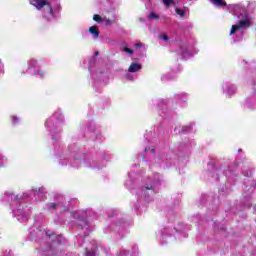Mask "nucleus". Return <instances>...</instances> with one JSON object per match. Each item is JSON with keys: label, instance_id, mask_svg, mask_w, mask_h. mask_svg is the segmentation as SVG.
<instances>
[{"label": "nucleus", "instance_id": "obj_29", "mask_svg": "<svg viewBox=\"0 0 256 256\" xmlns=\"http://www.w3.org/2000/svg\"><path fill=\"white\" fill-rule=\"evenodd\" d=\"M126 77L127 79H130V81H133V78L131 77V75L127 74Z\"/></svg>", "mask_w": 256, "mask_h": 256}, {"label": "nucleus", "instance_id": "obj_12", "mask_svg": "<svg viewBox=\"0 0 256 256\" xmlns=\"http://www.w3.org/2000/svg\"><path fill=\"white\" fill-rule=\"evenodd\" d=\"M230 11H234V15H237L238 11H241V5L239 4H232L229 6Z\"/></svg>", "mask_w": 256, "mask_h": 256}, {"label": "nucleus", "instance_id": "obj_4", "mask_svg": "<svg viewBox=\"0 0 256 256\" xmlns=\"http://www.w3.org/2000/svg\"><path fill=\"white\" fill-rule=\"evenodd\" d=\"M251 25V20L249 17H246L243 20H240L237 24L232 25L231 30H230V35H235L237 31H240V33H243L244 29H247V27H250Z\"/></svg>", "mask_w": 256, "mask_h": 256}, {"label": "nucleus", "instance_id": "obj_13", "mask_svg": "<svg viewBox=\"0 0 256 256\" xmlns=\"http://www.w3.org/2000/svg\"><path fill=\"white\" fill-rule=\"evenodd\" d=\"M35 67H39V62L35 58L30 59L28 69H35Z\"/></svg>", "mask_w": 256, "mask_h": 256}, {"label": "nucleus", "instance_id": "obj_3", "mask_svg": "<svg viewBox=\"0 0 256 256\" xmlns=\"http://www.w3.org/2000/svg\"><path fill=\"white\" fill-rule=\"evenodd\" d=\"M31 5L36 7L38 11H42L44 13V17H55V13L53 12V7L51 6V3L47 0H30Z\"/></svg>", "mask_w": 256, "mask_h": 256}, {"label": "nucleus", "instance_id": "obj_24", "mask_svg": "<svg viewBox=\"0 0 256 256\" xmlns=\"http://www.w3.org/2000/svg\"><path fill=\"white\" fill-rule=\"evenodd\" d=\"M12 121H13L14 125H17V123H19V118H17V116H13Z\"/></svg>", "mask_w": 256, "mask_h": 256}, {"label": "nucleus", "instance_id": "obj_26", "mask_svg": "<svg viewBox=\"0 0 256 256\" xmlns=\"http://www.w3.org/2000/svg\"><path fill=\"white\" fill-rule=\"evenodd\" d=\"M161 39H162L163 41H169V36L163 34V35L161 36Z\"/></svg>", "mask_w": 256, "mask_h": 256}, {"label": "nucleus", "instance_id": "obj_28", "mask_svg": "<svg viewBox=\"0 0 256 256\" xmlns=\"http://www.w3.org/2000/svg\"><path fill=\"white\" fill-rule=\"evenodd\" d=\"M0 167H3V156L0 155Z\"/></svg>", "mask_w": 256, "mask_h": 256}, {"label": "nucleus", "instance_id": "obj_16", "mask_svg": "<svg viewBox=\"0 0 256 256\" xmlns=\"http://www.w3.org/2000/svg\"><path fill=\"white\" fill-rule=\"evenodd\" d=\"M59 207H61V204H57V203H48L47 204L48 209H59Z\"/></svg>", "mask_w": 256, "mask_h": 256}, {"label": "nucleus", "instance_id": "obj_32", "mask_svg": "<svg viewBox=\"0 0 256 256\" xmlns=\"http://www.w3.org/2000/svg\"><path fill=\"white\" fill-rule=\"evenodd\" d=\"M95 55H99V52H96Z\"/></svg>", "mask_w": 256, "mask_h": 256}, {"label": "nucleus", "instance_id": "obj_23", "mask_svg": "<svg viewBox=\"0 0 256 256\" xmlns=\"http://www.w3.org/2000/svg\"><path fill=\"white\" fill-rule=\"evenodd\" d=\"M103 21H105L106 25H113V23H114L113 20H109V19H106V18H103Z\"/></svg>", "mask_w": 256, "mask_h": 256}, {"label": "nucleus", "instance_id": "obj_8", "mask_svg": "<svg viewBox=\"0 0 256 256\" xmlns=\"http://www.w3.org/2000/svg\"><path fill=\"white\" fill-rule=\"evenodd\" d=\"M129 73H137V71H141V64L133 62L128 68Z\"/></svg>", "mask_w": 256, "mask_h": 256}, {"label": "nucleus", "instance_id": "obj_33", "mask_svg": "<svg viewBox=\"0 0 256 256\" xmlns=\"http://www.w3.org/2000/svg\"><path fill=\"white\" fill-rule=\"evenodd\" d=\"M254 211L256 212V206H254Z\"/></svg>", "mask_w": 256, "mask_h": 256}, {"label": "nucleus", "instance_id": "obj_34", "mask_svg": "<svg viewBox=\"0 0 256 256\" xmlns=\"http://www.w3.org/2000/svg\"><path fill=\"white\" fill-rule=\"evenodd\" d=\"M46 236H48V237H49V234H48V233H46Z\"/></svg>", "mask_w": 256, "mask_h": 256}, {"label": "nucleus", "instance_id": "obj_30", "mask_svg": "<svg viewBox=\"0 0 256 256\" xmlns=\"http://www.w3.org/2000/svg\"><path fill=\"white\" fill-rule=\"evenodd\" d=\"M246 177H251V174L243 172Z\"/></svg>", "mask_w": 256, "mask_h": 256}, {"label": "nucleus", "instance_id": "obj_1", "mask_svg": "<svg viewBox=\"0 0 256 256\" xmlns=\"http://www.w3.org/2000/svg\"><path fill=\"white\" fill-rule=\"evenodd\" d=\"M6 201H11V207L13 209V215L17 217V220L20 223H25V221H29V217H31V210L28 207L23 208L21 206L18 195H15L13 192H7L4 196Z\"/></svg>", "mask_w": 256, "mask_h": 256}, {"label": "nucleus", "instance_id": "obj_15", "mask_svg": "<svg viewBox=\"0 0 256 256\" xmlns=\"http://www.w3.org/2000/svg\"><path fill=\"white\" fill-rule=\"evenodd\" d=\"M34 75H36L37 77H40V79H43V77H45L46 73L43 70H37L34 72Z\"/></svg>", "mask_w": 256, "mask_h": 256}, {"label": "nucleus", "instance_id": "obj_21", "mask_svg": "<svg viewBox=\"0 0 256 256\" xmlns=\"http://www.w3.org/2000/svg\"><path fill=\"white\" fill-rule=\"evenodd\" d=\"M93 20L96 21V23H101V21H103V18H101L99 15L95 14L93 16Z\"/></svg>", "mask_w": 256, "mask_h": 256}, {"label": "nucleus", "instance_id": "obj_35", "mask_svg": "<svg viewBox=\"0 0 256 256\" xmlns=\"http://www.w3.org/2000/svg\"><path fill=\"white\" fill-rule=\"evenodd\" d=\"M46 236H48V237H49V234H48V233H46Z\"/></svg>", "mask_w": 256, "mask_h": 256}, {"label": "nucleus", "instance_id": "obj_5", "mask_svg": "<svg viewBox=\"0 0 256 256\" xmlns=\"http://www.w3.org/2000/svg\"><path fill=\"white\" fill-rule=\"evenodd\" d=\"M144 159L157 160V151L154 147H146L143 152Z\"/></svg>", "mask_w": 256, "mask_h": 256}, {"label": "nucleus", "instance_id": "obj_20", "mask_svg": "<svg viewBox=\"0 0 256 256\" xmlns=\"http://www.w3.org/2000/svg\"><path fill=\"white\" fill-rule=\"evenodd\" d=\"M148 18H149V19H159V15H157L155 12H151V13L148 15Z\"/></svg>", "mask_w": 256, "mask_h": 256}, {"label": "nucleus", "instance_id": "obj_7", "mask_svg": "<svg viewBox=\"0 0 256 256\" xmlns=\"http://www.w3.org/2000/svg\"><path fill=\"white\" fill-rule=\"evenodd\" d=\"M224 90H225V94L228 97H231V95H235V93L237 92V86H235V85H225Z\"/></svg>", "mask_w": 256, "mask_h": 256}, {"label": "nucleus", "instance_id": "obj_31", "mask_svg": "<svg viewBox=\"0 0 256 256\" xmlns=\"http://www.w3.org/2000/svg\"><path fill=\"white\" fill-rule=\"evenodd\" d=\"M253 187H256V180L252 183Z\"/></svg>", "mask_w": 256, "mask_h": 256}, {"label": "nucleus", "instance_id": "obj_11", "mask_svg": "<svg viewBox=\"0 0 256 256\" xmlns=\"http://www.w3.org/2000/svg\"><path fill=\"white\" fill-rule=\"evenodd\" d=\"M212 5H214L215 7H225V5H227V3L223 0H210Z\"/></svg>", "mask_w": 256, "mask_h": 256}, {"label": "nucleus", "instance_id": "obj_19", "mask_svg": "<svg viewBox=\"0 0 256 256\" xmlns=\"http://www.w3.org/2000/svg\"><path fill=\"white\" fill-rule=\"evenodd\" d=\"M124 53H128V55H133V53H135V51H133V49L125 46L123 49Z\"/></svg>", "mask_w": 256, "mask_h": 256}, {"label": "nucleus", "instance_id": "obj_9", "mask_svg": "<svg viewBox=\"0 0 256 256\" xmlns=\"http://www.w3.org/2000/svg\"><path fill=\"white\" fill-rule=\"evenodd\" d=\"M34 195L36 197H40V199H45L46 198V192H45V188L41 187V188H38V189H35L34 190Z\"/></svg>", "mask_w": 256, "mask_h": 256}, {"label": "nucleus", "instance_id": "obj_27", "mask_svg": "<svg viewBox=\"0 0 256 256\" xmlns=\"http://www.w3.org/2000/svg\"><path fill=\"white\" fill-rule=\"evenodd\" d=\"M134 47L139 48V47H144V45H143V43L138 42V43L134 44Z\"/></svg>", "mask_w": 256, "mask_h": 256}, {"label": "nucleus", "instance_id": "obj_6", "mask_svg": "<svg viewBox=\"0 0 256 256\" xmlns=\"http://www.w3.org/2000/svg\"><path fill=\"white\" fill-rule=\"evenodd\" d=\"M138 195L140 197H144L145 199H147V197H151V195H153V186H145L138 192Z\"/></svg>", "mask_w": 256, "mask_h": 256}, {"label": "nucleus", "instance_id": "obj_14", "mask_svg": "<svg viewBox=\"0 0 256 256\" xmlns=\"http://www.w3.org/2000/svg\"><path fill=\"white\" fill-rule=\"evenodd\" d=\"M165 7H171V5H175V0H162Z\"/></svg>", "mask_w": 256, "mask_h": 256}, {"label": "nucleus", "instance_id": "obj_10", "mask_svg": "<svg viewBox=\"0 0 256 256\" xmlns=\"http://www.w3.org/2000/svg\"><path fill=\"white\" fill-rule=\"evenodd\" d=\"M89 33L93 36V39H99V28L97 26L90 27Z\"/></svg>", "mask_w": 256, "mask_h": 256}, {"label": "nucleus", "instance_id": "obj_2", "mask_svg": "<svg viewBox=\"0 0 256 256\" xmlns=\"http://www.w3.org/2000/svg\"><path fill=\"white\" fill-rule=\"evenodd\" d=\"M45 127L51 133L53 141H59L61 139L60 133L63 131V115L61 112H56L47 119Z\"/></svg>", "mask_w": 256, "mask_h": 256}, {"label": "nucleus", "instance_id": "obj_25", "mask_svg": "<svg viewBox=\"0 0 256 256\" xmlns=\"http://www.w3.org/2000/svg\"><path fill=\"white\" fill-rule=\"evenodd\" d=\"M86 256H95V252L94 251H86Z\"/></svg>", "mask_w": 256, "mask_h": 256}, {"label": "nucleus", "instance_id": "obj_22", "mask_svg": "<svg viewBox=\"0 0 256 256\" xmlns=\"http://www.w3.org/2000/svg\"><path fill=\"white\" fill-rule=\"evenodd\" d=\"M182 57H188L189 51L186 48H181Z\"/></svg>", "mask_w": 256, "mask_h": 256}, {"label": "nucleus", "instance_id": "obj_18", "mask_svg": "<svg viewBox=\"0 0 256 256\" xmlns=\"http://www.w3.org/2000/svg\"><path fill=\"white\" fill-rule=\"evenodd\" d=\"M175 11L176 14L179 15V17H185V10L176 8Z\"/></svg>", "mask_w": 256, "mask_h": 256}, {"label": "nucleus", "instance_id": "obj_17", "mask_svg": "<svg viewBox=\"0 0 256 256\" xmlns=\"http://www.w3.org/2000/svg\"><path fill=\"white\" fill-rule=\"evenodd\" d=\"M88 167H90L91 169H101V167L97 165V162H95V160H92V162L90 163V165H88Z\"/></svg>", "mask_w": 256, "mask_h": 256}]
</instances>
